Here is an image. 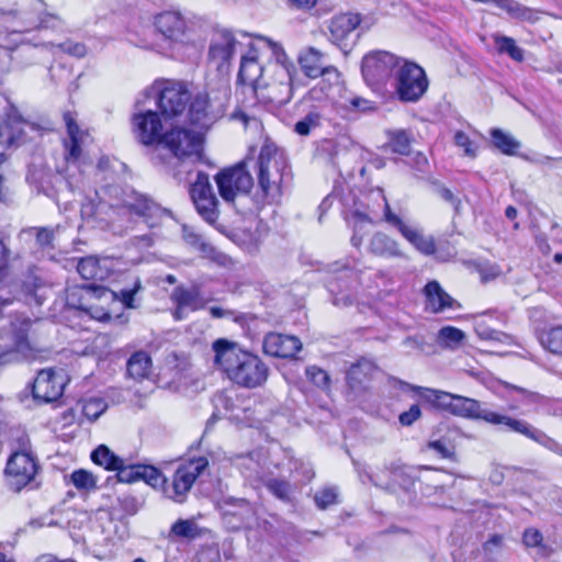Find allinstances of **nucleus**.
Wrapping results in <instances>:
<instances>
[{
    "instance_id": "nucleus-23",
    "label": "nucleus",
    "mask_w": 562,
    "mask_h": 562,
    "mask_svg": "<svg viewBox=\"0 0 562 562\" xmlns=\"http://www.w3.org/2000/svg\"><path fill=\"white\" fill-rule=\"evenodd\" d=\"M64 380L52 369L41 370L32 383L34 400L50 403L58 400L64 392Z\"/></svg>"
},
{
    "instance_id": "nucleus-61",
    "label": "nucleus",
    "mask_w": 562,
    "mask_h": 562,
    "mask_svg": "<svg viewBox=\"0 0 562 562\" xmlns=\"http://www.w3.org/2000/svg\"><path fill=\"white\" fill-rule=\"evenodd\" d=\"M57 46L64 53L77 58H81L87 54V47L83 43L67 40L63 43H59Z\"/></svg>"
},
{
    "instance_id": "nucleus-24",
    "label": "nucleus",
    "mask_w": 562,
    "mask_h": 562,
    "mask_svg": "<svg viewBox=\"0 0 562 562\" xmlns=\"http://www.w3.org/2000/svg\"><path fill=\"white\" fill-rule=\"evenodd\" d=\"M154 25L159 34L169 42H183L188 24L178 11H164L155 15Z\"/></svg>"
},
{
    "instance_id": "nucleus-43",
    "label": "nucleus",
    "mask_w": 562,
    "mask_h": 562,
    "mask_svg": "<svg viewBox=\"0 0 562 562\" xmlns=\"http://www.w3.org/2000/svg\"><path fill=\"white\" fill-rule=\"evenodd\" d=\"M266 488L279 501L291 504L294 498V486L284 479L271 477L265 482Z\"/></svg>"
},
{
    "instance_id": "nucleus-12",
    "label": "nucleus",
    "mask_w": 562,
    "mask_h": 562,
    "mask_svg": "<svg viewBox=\"0 0 562 562\" xmlns=\"http://www.w3.org/2000/svg\"><path fill=\"white\" fill-rule=\"evenodd\" d=\"M38 463L31 450L25 448L13 452L4 469L7 485L13 492H20L30 484L37 473Z\"/></svg>"
},
{
    "instance_id": "nucleus-22",
    "label": "nucleus",
    "mask_w": 562,
    "mask_h": 562,
    "mask_svg": "<svg viewBox=\"0 0 562 562\" xmlns=\"http://www.w3.org/2000/svg\"><path fill=\"white\" fill-rule=\"evenodd\" d=\"M116 477L122 483H134L142 480L154 488L166 483V477L156 467L142 463L126 464L125 460L116 470Z\"/></svg>"
},
{
    "instance_id": "nucleus-27",
    "label": "nucleus",
    "mask_w": 562,
    "mask_h": 562,
    "mask_svg": "<svg viewBox=\"0 0 562 562\" xmlns=\"http://www.w3.org/2000/svg\"><path fill=\"white\" fill-rule=\"evenodd\" d=\"M506 431L521 435L546 449L562 456V445L560 442L525 419L512 417Z\"/></svg>"
},
{
    "instance_id": "nucleus-11",
    "label": "nucleus",
    "mask_w": 562,
    "mask_h": 562,
    "mask_svg": "<svg viewBox=\"0 0 562 562\" xmlns=\"http://www.w3.org/2000/svg\"><path fill=\"white\" fill-rule=\"evenodd\" d=\"M326 27L328 41L338 47L345 56L350 54L361 34L368 30L362 25L361 14L353 12L334 15L327 21Z\"/></svg>"
},
{
    "instance_id": "nucleus-48",
    "label": "nucleus",
    "mask_w": 562,
    "mask_h": 562,
    "mask_svg": "<svg viewBox=\"0 0 562 562\" xmlns=\"http://www.w3.org/2000/svg\"><path fill=\"white\" fill-rule=\"evenodd\" d=\"M314 503L321 510L339 503V493L336 486H324L315 492Z\"/></svg>"
},
{
    "instance_id": "nucleus-35",
    "label": "nucleus",
    "mask_w": 562,
    "mask_h": 562,
    "mask_svg": "<svg viewBox=\"0 0 562 562\" xmlns=\"http://www.w3.org/2000/svg\"><path fill=\"white\" fill-rule=\"evenodd\" d=\"M109 260L89 256L79 260L77 265L78 273L85 280H104L109 273Z\"/></svg>"
},
{
    "instance_id": "nucleus-21",
    "label": "nucleus",
    "mask_w": 562,
    "mask_h": 562,
    "mask_svg": "<svg viewBox=\"0 0 562 562\" xmlns=\"http://www.w3.org/2000/svg\"><path fill=\"white\" fill-rule=\"evenodd\" d=\"M361 74L371 90L382 93L386 83V52L372 50L366 54L361 63Z\"/></svg>"
},
{
    "instance_id": "nucleus-9",
    "label": "nucleus",
    "mask_w": 562,
    "mask_h": 562,
    "mask_svg": "<svg viewBox=\"0 0 562 562\" xmlns=\"http://www.w3.org/2000/svg\"><path fill=\"white\" fill-rule=\"evenodd\" d=\"M12 304L11 300L0 301V338L9 340V349L0 353V366L19 360L20 353L31 350L27 334L31 321L20 315H12L5 308Z\"/></svg>"
},
{
    "instance_id": "nucleus-64",
    "label": "nucleus",
    "mask_w": 562,
    "mask_h": 562,
    "mask_svg": "<svg viewBox=\"0 0 562 562\" xmlns=\"http://www.w3.org/2000/svg\"><path fill=\"white\" fill-rule=\"evenodd\" d=\"M542 533L535 528H527L522 533V542L528 548L542 546Z\"/></svg>"
},
{
    "instance_id": "nucleus-59",
    "label": "nucleus",
    "mask_w": 562,
    "mask_h": 562,
    "mask_svg": "<svg viewBox=\"0 0 562 562\" xmlns=\"http://www.w3.org/2000/svg\"><path fill=\"white\" fill-rule=\"evenodd\" d=\"M438 337L443 344L451 346L460 344L464 339L465 335L457 327L445 326L439 330Z\"/></svg>"
},
{
    "instance_id": "nucleus-14",
    "label": "nucleus",
    "mask_w": 562,
    "mask_h": 562,
    "mask_svg": "<svg viewBox=\"0 0 562 562\" xmlns=\"http://www.w3.org/2000/svg\"><path fill=\"white\" fill-rule=\"evenodd\" d=\"M190 196L198 214L210 225H215L218 216V200L213 191L209 175L199 171L190 186Z\"/></svg>"
},
{
    "instance_id": "nucleus-18",
    "label": "nucleus",
    "mask_w": 562,
    "mask_h": 562,
    "mask_svg": "<svg viewBox=\"0 0 562 562\" xmlns=\"http://www.w3.org/2000/svg\"><path fill=\"white\" fill-rule=\"evenodd\" d=\"M237 44L235 35L229 30L215 31L209 46V63L214 65L217 71L227 72L236 53Z\"/></svg>"
},
{
    "instance_id": "nucleus-45",
    "label": "nucleus",
    "mask_w": 562,
    "mask_h": 562,
    "mask_svg": "<svg viewBox=\"0 0 562 562\" xmlns=\"http://www.w3.org/2000/svg\"><path fill=\"white\" fill-rule=\"evenodd\" d=\"M341 284L340 278H333L328 281V291L333 296V304L339 307H346L352 304L353 297L349 292V286L346 281H342Z\"/></svg>"
},
{
    "instance_id": "nucleus-10",
    "label": "nucleus",
    "mask_w": 562,
    "mask_h": 562,
    "mask_svg": "<svg viewBox=\"0 0 562 562\" xmlns=\"http://www.w3.org/2000/svg\"><path fill=\"white\" fill-rule=\"evenodd\" d=\"M271 50L273 60L267 64V80L270 85L267 88L277 89L280 92L279 103H288L293 94V76L296 71L295 65L289 59L283 48L269 38H262Z\"/></svg>"
},
{
    "instance_id": "nucleus-63",
    "label": "nucleus",
    "mask_w": 562,
    "mask_h": 562,
    "mask_svg": "<svg viewBox=\"0 0 562 562\" xmlns=\"http://www.w3.org/2000/svg\"><path fill=\"white\" fill-rule=\"evenodd\" d=\"M369 250L375 256H383L386 252V235L376 233L370 240Z\"/></svg>"
},
{
    "instance_id": "nucleus-30",
    "label": "nucleus",
    "mask_w": 562,
    "mask_h": 562,
    "mask_svg": "<svg viewBox=\"0 0 562 562\" xmlns=\"http://www.w3.org/2000/svg\"><path fill=\"white\" fill-rule=\"evenodd\" d=\"M426 299V306L432 313H441L446 308H459L460 304L450 294H448L440 283L431 280L423 289Z\"/></svg>"
},
{
    "instance_id": "nucleus-53",
    "label": "nucleus",
    "mask_w": 562,
    "mask_h": 562,
    "mask_svg": "<svg viewBox=\"0 0 562 562\" xmlns=\"http://www.w3.org/2000/svg\"><path fill=\"white\" fill-rule=\"evenodd\" d=\"M474 330H475L476 335L483 340H493V341H498L502 344H508L510 341L509 335H507L503 331L490 328L485 324L484 321H477L475 323Z\"/></svg>"
},
{
    "instance_id": "nucleus-47",
    "label": "nucleus",
    "mask_w": 562,
    "mask_h": 562,
    "mask_svg": "<svg viewBox=\"0 0 562 562\" xmlns=\"http://www.w3.org/2000/svg\"><path fill=\"white\" fill-rule=\"evenodd\" d=\"M321 124L322 115L319 111L312 110L294 124L293 131L300 136H308L312 131L318 128Z\"/></svg>"
},
{
    "instance_id": "nucleus-29",
    "label": "nucleus",
    "mask_w": 562,
    "mask_h": 562,
    "mask_svg": "<svg viewBox=\"0 0 562 562\" xmlns=\"http://www.w3.org/2000/svg\"><path fill=\"white\" fill-rule=\"evenodd\" d=\"M171 300L176 304L172 313L176 321L184 319L190 312L199 311L203 307L198 288H184L182 285L173 289Z\"/></svg>"
},
{
    "instance_id": "nucleus-7",
    "label": "nucleus",
    "mask_w": 562,
    "mask_h": 562,
    "mask_svg": "<svg viewBox=\"0 0 562 562\" xmlns=\"http://www.w3.org/2000/svg\"><path fill=\"white\" fill-rule=\"evenodd\" d=\"M215 182L221 198L233 205L238 213H257L255 196L249 195L254 179L246 170L244 162L221 170L215 176Z\"/></svg>"
},
{
    "instance_id": "nucleus-25",
    "label": "nucleus",
    "mask_w": 562,
    "mask_h": 562,
    "mask_svg": "<svg viewBox=\"0 0 562 562\" xmlns=\"http://www.w3.org/2000/svg\"><path fill=\"white\" fill-rule=\"evenodd\" d=\"M237 81L249 85L255 91L267 88L270 85L267 80V65L262 66L250 50L248 55L241 57Z\"/></svg>"
},
{
    "instance_id": "nucleus-49",
    "label": "nucleus",
    "mask_w": 562,
    "mask_h": 562,
    "mask_svg": "<svg viewBox=\"0 0 562 562\" xmlns=\"http://www.w3.org/2000/svg\"><path fill=\"white\" fill-rule=\"evenodd\" d=\"M411 137L405 130L389 132V147L400 155H408L411 149Z\"/></svg>"
},
{
    "instance_id": "nucleus-4",
    "label": "nucleus",
    "mask_w": 562,
    "mask_h": 562,
    "mask_svg": "<svg viewBox=\"0 0 562 562\" xmlns=\"http://www.w3.org/2000/svg\"><path fill=\"white\" fill-rule=\"evenodd\" d=\"M212 347L215 352L214 362L235 384L256 389L268 380L269 368L257 355L241 350L224 338L216 339Z\"/></svg>"
},
{
    "instance_id": "nucleus-19",
    "label": "nucleus",
    "mask_w": 562,
    "mask_h": 562,
    "mask_svg": "<svg viewBox=\"0 0 562 562\" xmlns=\"http://www.w3.org/2000/svg\"><path fill=\"white\" fill-rule=\"evenodd\" d=\"M24 126L37 130L35 123L27 122L19 112L18 108L9 103L4 112V120L0 123V144L11 147L19 146L24 142Z\"/></svg>"
},
{
    "instance_id": "nucleus-15",
    "label": "nucleus",
    "mask_w": 562,
    "mask_h": 562,
    "mask_svg": "<svg viewBox=\"0 0 562 562\" xmlns=\"http://www.w3.org/2000/svg\"><path fill=\"white\" fill-rule=\"evenodd\" d=\"M191 93L183 82L167 81L157 94V106L165 119L184 115Z\"/></svg>"
},
{
    "instance_id": "nucleus-52",
    "label": "nucleus",
    "mask_w": 562,
    "mask_h": 562,
    "mask_svg": "<svg viewBox=\"0 0 562 562\" xmlns=\"http://www.w3.org/2000/svg\"><path fill=\"white\" fill-rule=\"evenodd\" d=\"M70 482L79 491H91L97 487V477L85 469L75 470L70 475Z\"/></svg>"
},
{
    "instance_id": "nucleus-17",
    "label": "nucleus",
    "mask_w": 562,
    "mask_h": 562,
    "mask_svg": "<svg viewBox=\"0 0 562 562\" xmlns=\"http://www.w3.org/2000/svg\"><path fill=\"white\" fill-rule=\"evenodd\" d=\"M375 190L383 202L380 205V211L370 210L369 212H363L359 209H355L346 214L347 222L353 226L351 244L355 247L360 246L363 234L369 233L374 223L386 221V196L384 189L380 184H376Z\"/></svg>"
},
{
    "instance_id": "nucleus-13",
    "label": "nucleus",
    "mask_w": 562,
    "mask_h": 562,
    "mask_svg": "<svg viewBox=\"0 0 562 562\" xmlns=\"http://www.w3.org/2000/svg\"><path fill=\"white\" fill-rule=\"evenodd\" d=\"M207 465L209 460L205 457L193 458L177 468L170 485H167L166 482L164 485H159L158 487L162 488L167 497L175 502L182 503L193 483L207 468Z\"/></svg>"
},
{
    "instance_id": "nucleus-46",
    "label": "nucleus",
    "mask_w": 562,
    "mask_h": 562,
    "mask_svg": "<svg viewBox=\"0 0 562 562\" xmlns=\"http://www.w3.org/2000/svg\"><path fill=\"white\" fill-rule=\"evenodd\" d=\"M539 340L543 348L555 355H562V326L543 330Z\"/></svg>"
},
{
    "instance_id": "nucleus-37",
    "label": "nucleus",
    "mask_w": 562,
    "mask_h": 562,
    "mask_svg": "<svg viewBox=\"0 0 562 562\" xmlns=\"http://www.w3.org/2000/svg\"><path fill=\"white\" fill-rule=\"evenodd\" d=\"M151 369V358L143 350L134 352L126 363V371L128 376L134 380H143L147 378Z\"/></svg>"
},
{
    "instance_id": "nucleus-26",
    "label": "nucleus",
    "mask_w": 562,
    "mask_h": 562,
    "mask_svg": "<svg viewBox=\"0 0 562 562\" xmlns=\"http://www.w3.org/2000/svg\"><path fill=\"white\" fill-rule=\"evenodd\" d=\"M263 352L276 358H292L302 349V342L295 336L269 333L262 342Z\"/></svg>"
},
{
    "instance_id": "nucleus-2",
    "label": "nucleus",
    "mask_w": 562,
    "mask_h": 562,
    "mask_svg": "<svg viewBox=\"0 0 562 562\" xmlns=\"http://www.w3.org/2000/svg\"><path fill=\"white\" fill-rule=\"evenodd\" d=\"M133 132L137 140L145 145H157L166 148L181 160L195 156L201 158L203 138L195 131L186 127H172L162 133V122L159 113L153 110L139 111L132 116Z\"/></svg>"
},
{
    "instance_id": "nucleus-38",
    "label": "nucleus",
    "mask_w": 562,
    "mask_h": 562,
    "mask_svg": "<svg viewBox=\"0 0 562 562\" xmlns=\"http://www.w3.org/2000/svg\"><path fill=\"white\" fill-rule=\"evenodd\" d=\"M492 38L499 55H507L517 63L524 61L525 50L516 44L513 37L495 33Z\"/></svg>"
},
{
    "instance_id": "nucleus-60",
    "label": "nucleus",
    "mask_w": 562,
    "mask_h": 562,
    "mask_svg": "<svg viewBox=\"0 0 562 562\" xmlns=\"http://www.w3.org/2000/svg\"><path fill=\"white\" fill-rule=\"evenodd\" d=\"M538 414L562 418V401L544 396Z\"/></svg>"
},
{
    "instance_id": "nucleus-56",
    "label": "nucleus",
    "mask_w": 562,
    "mask_h": 562,
    "mask_svg": "<svg viewBox=\"0 0 562 562\" xmlns=\"http://www.w3.org/2000/svg\"><path fill=\"white\" fill-rule=\"evenodd\" d=\"M171 533L180 538L194 539L199 533V527L193 520L178 519L171 526Z\"/></svg>"
},
{
    "instance_id": "nucleus-33",
    "label": "nucleus",
    "mask_w": 562,
    "mask_h": 562,
    "mask_svg": "<svg viewBox=\"0 0 562 562\" xmlns=\"http://www.w3.org/2000/svg\"><path fill=\"white\" fill-rule=\"evenodd\" d=\"M145 498L140 494L133 492H123L116 496L115 503L110 506L109 514L111 519L123 520L136 515L144 506Z\"/></svg>"
},
{
    "instance_id": "nucleus-51",
    "label": "nucleus",
    "mask_w": 562,
    "mask_h": 562,
    "mask_svg": "<svg viewBox=\"0 0 562 562\" xmlns=\"http://www.w3.org/2000/svg\"><path fill=\"white\" fill-rule=\"evenodd\" d=\"M106 409L108 404L101 397H90L82 404V415L90 422L97 420Z\"/></svg>"
},
{
    "instance_id": "nucleus-57",
    "label": "nucleus",
    "mask_w": 562,
    "mask_h": 562,
    "mask_svg": "<svg viewBox=\"0 0 562 562\" xmlns=\"http://www.w3.org/2000/svg\"><path fill=\"white\" fill-rule=\"evenodd\" d=\"M307 379L318 389L328 390L330 386L329 374L316 366H310L305 369Z\"/></svg>"
},
{
    "instance_id": "nucleus-42",
    "label": "nucleus",
    "mask_w": 562,
    "mask_h": 562,
    "mask_svg": "<svg viewBox=\"0 0 562 562\" xmlns=\"http://www.w3.org/2000/svg\"><path fill=\"white\" fill-rule=\"evenodd\" d=\"M91 460L108 471H116L124 459L116 456L108 446L100 445L91 452Z\"/></svg>"
},
{
    "instance_id": "nucleus-50",
    "label": "nucleus",
    "mask_w": 562,
    "mask_h": 562,
    "mask_svg": "<svg viewBox=\"0 0 562 562\" xmlns=\"http://www.w3.org/2000/svg\"><path fill=\"white\" fill-rule=\"evenodd\" d=\"M506 387L520 394V403L526 406H531L532 411L538 414L543 403L544 395L509 383L506 384Z\"/></svg>"
},
{
    "instance_id": "nucleus-41",
    "label": "nucleus",
    "mask_w": 562,
    "mask_h": 562,
    "mask_svg": "<svg viewBox=\"0 0 562 562\" xmlns=\"http://www.w3.org/2000/svg\"><path fill=\"white\" fill-rule=\"evenodd\" d=\"M415 481L412 469L407 467L394 468L389 473V492H394L396 486L405 492H409L414 487Z\"/></svg>"
},
{
    "instance_id": "nucleus-32",
    "label": "nucleus",
    "mask_w": 562,
    "mask_h": 562,
    "mask_svg": "<svg viewBox=\"0 0 562 562\" xmlns=\"http://www.w3.org/2000/svg\"><path fill=\"white\" fill-rule=\"evenodd\" d=\"M68 138L64 140L65 158L69 164H76L81 157V145L86 133H83L76 120L69 112L64 114Z\"/></svg>"
},
{
    "instance_id": "nucleus-36",
    "label": "nucleus",
    "mask_w": 562,
    "mask_h": 562,
    "mask_svg": "<svg viewBox=\"0 0 562 562\" xmlns=\"http://www.w3.org/2000/svg\"><path fill=\"white\" fill-rule=\"evenodd\" d=\"M495 7L506 12L507 15L520 22L535 23L538 21V12L516 0H494Z\"/></svg>"
},
{
    "instance_id": "nucleus-1",
    "label": "nucleus",
    "mask_w": 562,
    "mask_h": 562,
    "mask_svg": "<svg viewBox=\"0 0 562 562\" xmlns=\"http://www.w3.org/2000/svg\"><path fill=\"white\" fill-rule=\"evenodd\" d=\"M98 202L82 207V213L106 223L121 216L140 218L148 227H156L171 212L150 195L130 186L108 184L95 192Z\"/></svg>"
},
{
    "instance_id": "nucleus-62",
    "label": "nucleus",
    "mask_w": 562,
    "mask_h": 562,
    "mask_svg": "<svg viewBox=\"0 0 562 562\" xmlns=\"http://www.w3.org/2000/svg\"><path fill=\"white\" fill-rule=\"evenodd\" d=\"M503 547V536L502 535H493L491 536L482 546L484 554L487 558H493L498 554Z\"/></svg>"
},
{
    "instance_id": "nucleus-6",
    "label": "nucleus",
    "mask_w": 562,
    "mask_h": 562,
    "mask_svg": "<svg viewBox=\"0 0 562 562\" xmlns=\"http://www.w3.org/2000/svg\"><path fill=\"white\" fill-rule=\"evenodd\" d=\"M389 70L394 79V98L402 103L419 102L429 89L425 69L413 60L389 52Z\"/></svg>"
},
{
    "instance_id": "nucleus-16",
    "label": "nucleus",
    "mask_w": 562,
    "mask_h": 562,
    "mask_svg": "<svg viewBox=\"0 0 562 562\" xmlns=\"http://www.w3.org/2000/svg\"><path fill=\"white\" fill-rule=\"evenodd\" d=\"M59 226L49 227H26L19 233V240L23 245L25 252L34 256L36 259L45 257L52 258L50 251L55 248V233Z\"/></svg>"
},
{
    "instance_id": "nucleus-55",
    "label": "nucleus",
    "mask_w": 562,
    "mask_h": 562,
    "mask_svg": "<svg viewBox=\"0 0 562 562\" xmlns=\"http://www.w3.org/2000/svg\"><path fill=\"white\" fill-rule=\"evenodd\" d=\"M389 226H392L398 231V233L409 243L414 240L415 234L419 231L415 226L411 225L409 222L403 220L397 214L393 213L389 207Z\"/></svg>"
},
{
    "instance_id": "nucleus-31",
    "label": "nucleus",
    "mask_w": 562,
    "mask_h": 562,
    "mask_svg": "<svg viewBox=\"0 0 562 562\" xmlns=\"http://www.w3.org/2000/svg\"><path fill=\"white\" fill-rule=\"evenodd\" d=\"M376 371L375 364L368 359H361L353 363L347 371L346 380L347 385L355 395L363 392L373 374Z\"/></svg>"
},
{
    "instance_id": "nucleus-40",
    "label": "nucleus",
    "mask_w": 562,
    "mask_h": 562,
    "mask_svg": "<svg viewBox=\"0 0 562 562\" xmlns=\"http://www.w3.org/2000/svg\"><path fill=\"white\" fill-rule=\"evenodd\" d=\"M142 290V282L136 278L131 288H123L119 291L108 290V293L112 295L113 300L122 303L125 308L136 310L140 306V300L137 295Z\"/></svg>"
},
{
    "instance_id": "nucleus-3",
    "label": "nucleus",
    "mask_w": 562,
    "mask_h": 562,
    "mask_svg": "<svg viewBox=\"0 0 562 562\" xmlns=\"http://www.w3.org/2000/svg\"><path fill=\"white\" fill-rule=\"evenodd\" d=\"M391 383L398 384L402 390H412L416 392L424 401L430 403L437 408L448 411L454 416L472 420H482L486 424L497 426L504 431L507 430L508 424L512 420V416L495 412L487 403L480 402L475 398L456 395L435 389L412 385L389 376V385Z\"/></svg>"
},
{
    "instance_id": "nucleus-28",
    "label": "nucleus",
    "mask_w": 562,
    "mask_h": 562,
    "mask_svg": "<svg viewBox=\"0 0 562 562\" xmlns=\"http://www.w3.org/2000/svg\"><path fill=\"white\" fill-rule=\"evenodd\" d=\"M321 80L308 91L307 99L318 103L331 102L340 91V74L337 68L329 66Z\"/></svg>"
},
{
    "instance_id": "nucleus-44",
    "label": "nucleus",
    "mask_w": 562,
    "mask_h": 562,
    "mask_svg": "<svg viewBox=\"0 0 562 562\" xmlns=\"http://www.w3.org/2000/svg\"><path fill=\"white\" fill-rule=\"evenodd\" d=\"M491 137L494 147L504 155H515L520 147V143L517 139L501 128H493L491 131Z\"/></svg>"
},
{
    "instance_id": "nucleus-34",
    "label": "nucleus",
    "mask_w": 562,
    "mask_h": 562,
    "mask_svg": "<svg viewBox=\"0 0 562 562\" xmlns=\"http://www.w3.org/2000/svg\"><path fill=\"white\" fill-rule=\"evenodd\" d=\"M226 503L232 508L225 512V516L236 518L235 528H250L256 524L257 514L250 502L245 498H229Z\"/></svg>"
},
{
    "instance_id": "nucleus-54",
    "label": "nucleus",
    "mask_w": 562,
    "mask_h": 562,
    "mask_svg": "<svg viewBox=\"0 0 562 562\" xmlns=\"http://www.w3.org/2000/svg\"><path fill=\"white\" fill-rule=\"evenodd\" d=\"M426 447L437 452L442 459L454 460L456 458V447L452 441L445 436L439 439L429 440Z\"/></svg>"
},
{
    "instance_id": "nucleus-39",
    "label": "nucleus",
    "mask_w": 562,
    "mask_h": 562,
    "mask_svg": "<svg viewBox=\"0 0 562 562\" xmlns=\"http://www.w3.org/2000/svg\"><path fill=\"white\" fill-rule=\"evenodd\" d=\"M322 53L315 48H310L308 52L300 57V65L308 78H318L324 74L329 66H324L322 63Z\"/></svg>"
},
{
    "instance_id": "nucleus-5",
    "label": "nucleus",
    "mask_w": 562,
    "mask_h": 562,
    "mask_svg": "<svg viewBox=\"0 0 562 562\" xmlns=\"http://www.w3.org/2000/svg\"><path fill=\"white\" fill-rule=\"evenodd\" d=\"M259 190L255 195L257 213L266 204H278L289 188L292 173L282 151L274 144H265L257 162Z\"/></svg>"
},
{
    "instance_id": "nucleus-58",
    "label": "nucleus",
    "mask_w": 562,
    "mask_h": 562,
    "mask_svg": "<svg viewBox=\"0 0 562 562\" xmlns=\"http://www.w3.org/2000/svg\"><path fill=\"white\" fill-rule=\"evenodd\" d=\"M420 254L431 256L436 252V243L432 236H424L420 231L415 234L414 240L409 241Z\"/></svg>"
},
{
    "instance_id": "nucleus-20",
    "label": "nucleus",
    "mask_w": 562,
    "mask_h": 562,
    "mask_svg": "<svg viewBox=\"0 0 562 562\" xmlns=\"http://www.w3.org/2000/svg\"><path fill=\"white\" fill-rule=\"evenodd\" d=\"M224 111V102L213 103L207 93L200 92L191 97L184 115L191 124L205 127L222 116Z\"/></svg>"
},
{
    "instance_id": "nucleus-8",
    "label": "nucleus",
    "mask_w": 562,
    "mask_h": 562,
    "mask_svg": "<svg viewBox=\"0 0 562 562\" xmlns=\"http://www.w3.org/2000/svg\"><path fill=\"white\" fill-rule=\"evenodd\" d=\"M108 294V289L93 283L74 285L66 291V305L70 310L79 311L92 319L111 322L125 325L130 317L124 313L112 316L109 312L98 305L101 297Z\"/></svg>"
}]
</instances>
